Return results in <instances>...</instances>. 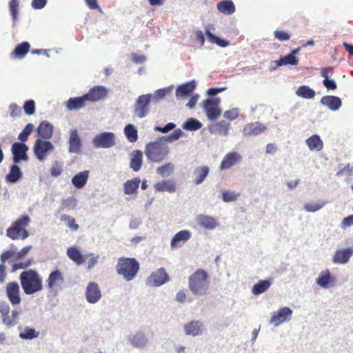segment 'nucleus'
<instances>
[{
    "instance_id": "1",
    "label": "nucleus",
    "mask_w": 353,
    "mask_h": 353,
    "mask_svg": "<svg viewBox=\"0 0 353 353\" xmlns=\"http://www.w3.org/2000/svg\"><path fill=\"white\" fill-rule=\"evenodd\" d=\"M185 135L180 129L174 130L168 135L159 137L154 141H150L145 145V154L148 161L152 163H161L170 153V148L166 143H172Z\"/></svg>"
},
{
    "instance_id": "2",
    "label": "nucleus",
    "mask_w": 353,
    "mask_h": 353,
    "mask_svg": "<svg viewBox=\"0 0 353 353\" xmlns=\"http://www.w3.org/2000/svg\"><path fill=\"white\" fill-rule=\"evenodd\" d=\"M19 279L26 294H33L43 289L42 278L34 270L30 269L22 272Z\"/></svg>"
},
{
    "instance_id": "3",
    "label": "nucleus",
    "mask_w": 353,
    "mask_h": 353,
    "mask_svg": "<svg viewBox=\"0 0 353 353\" xmlns=\"http://www.w3.org/2000/svg\"><path fill=\"white\" fill-rule=\"evenodd\" d=\"M208 273L199 269L192 274L188 279V286L191 292L195 296L206 295L209 290Z\"/></svg>"
},
{
    "instance_id": "4",
    "label": "nucleus",
    "mask_w": 353,
    "mask_h": 353,
    "mask_svg": "<svg viewBox=\"0 0 353 353\" xmlns=\"http://www.w3.org/2000/svg\"><path fill=\"white\" fill-rule=\"evenodd\" d=\"M139 269V263L134 258L120 257L116 265L117 274L122 276L125 281H132L137 276Z\"/></svg>"
},
{
    "instance_id": "5",
    "label": "nucleus",
    "mask_w": 353,
    "mask_h": 353,
    "mask_svg": "<svg viewBox=\"0 0 353 353\" xmlns=\"http://www.w3.org/2000/svg\"><path fill=\"white\" fill-rule=\"evenodd\" d=\"M30 218L24 214L14 221L6 230V235L12 240H24L29 236V232L26 228L30 224Z\"/></svg>"
},
{
    "instance_id": "6",
    "label": "nucleus",
    "mask_w": 353,
    "mask_h": 353,
    "mask_svg": "<svg viewBox=\"0 0 353 353\" xmlns=\"http://www.w3.org/2000/svg\"><path fill=\"white\" fill-rule=\"evenodd\" d=\"M116 135L112 132H102L97 134L92 140L95 148L108 149L116 145Z\"/></svg>"
},
{
    "instance_id": "7",
    "label": "nucleus",
    "mask_w": 353,
    "mask_h": 353,
    "mask_svg": "<svg viewBox=\"0 0 353 353\" xmlns=\"http://www.w3.org/2000/svg\"><path fill=\"white\" fill-rule=\"evenodd\" d=\"M151 100V94L139 96L134 105V115L139 119L145 117L150 112L149 104Z\"/></svg>"
},
{
    "instance_id": "8",
    "label": "nucleus",
    "mask_w": 353,
    "mask_h": 353,
    "mask_svg": "<svg viewBox=\"0 0 353 353\" xmlns=\"http://www.w3.org/2000/svg\"><path fill=\"white\" fill-rule=\"evenodd\" d=\"M54 149V147L50 141L37 139L33 146V152L39 161H43L46 159L48 154L52 152Z\"/></svg>"
},
{
    "instance_id": "9",
    "label": "nucleus",
    "mask_w": 353,
    "mask_h": 353,
    "mask_svg": "<svg viewBox=\"0 0 353 353\" xmlns=\"http://www.w3.org/2000/svg\"><path fill=\"white\" fill-rule=\"evenodd\" d=\"M170 276L163 268L152 272L146 279L145 284L151 287H160L170 281Z\"/></svg>"
},
{
    "instance_id": "10",
    "label": "nucleus",
    "mask_w": 353,
    "mask_h": 353,
    "mask_svg": "<svg viewBox=\"0 0 353 353\" xmlns=\"http://www.w3.org/2000/svg\"><path fill=\"white\" fill-rule=\"evenodd\" d=\"M220 102L218 97L208 98L203 101V109L210 121H214L220 116L221 112L218 108Z\"/></svg>"
},
{
    "instance_id": "11",
    "label": "nucleus",
    "mask_w": 353,
    "mask_h": 353,
    "mask_svg": "<svg viewBox=\"0 0 353 353\" xmlns=\"http://www.w3.org/2000/svg\"><path fill=\"white\" fill-rule=\"evenodd\" d=\"M292 316V310L288 307H283L272 313L270 323L277 327L281 324L288 322Z\"/></svg>"
},
{
    "instance_id": "12",
    "label": "nucleus",
    "mask_w": 353,
    "mask_h": 353,
    "mask_svg": "<svg viewBox=\"0 0 353 353\" xmlns=\"http://www.w3.org/2000/svg\"><path fill=\"white\" fill-rule=\"evenodd\" d=\"M28 147L26 143L14 142L11 147L12 161L14 163H19L21 161H27Z\"/></svg>"
},
{
    "instance_id": "13",
    "label": "nucleus",
    "mask_w": 353,
    "mask_h": 353,
    "mask_svg": "<svg viewBox=\"0 0 353 353\" xmlns=\"http://www.w3.org/2000/svg\"><path fill=\"white\" fill-rule=\"evenodd\" d=\"M46 282L48 290L51 292L57 291L58 288L61 289L64 282L63 274L59 270H54L50 273Z\"/></svg>"
},
{
    "instance_id": "14",
    "label": "nucleus",
    "mask_w": 353,
    "mask_h": 353,
    "mask_svg": "<svg viewBox=\"0 0 353 353\" xmlns=\"http://www.w3.org/2000/svg\"><path fill=\"white\" fill-rule=\"evenodd\" d=\"M85 295L89 303H97L101 298V292L98 283L90 282L86 287Z\"/></svg>"
},
{
    "instance_id": "15",
    "label": "nucleus",
    "mask_w": 353,
    "mask_h": 353,
    "mask_svg": "<svg viewBox=\"0 0 353 353\" xmlns=\"http://www.w3.org/2000/svg\"><path fill=\"white\" fill-rule=\"evenodd\" d=\"M199 226L206 230H213L219 226V222L215 217L209 215L199 214L196 217Z\"/></svg>"
},
{
    "instance_id": "16",
    "label": "nucleus",
    "mask_w": 353,
    "mask_h": 353,
    "mask_svg": "<svg viewBox=\"0 0 353 353\" xmlns=\"http://www.w3.org/2000/svg\"><path fill=\"white\" fill-rule=\"evenodd\" d=\"M6 294L12 305L21 303L20 288L17 282H10L6 285Z\"/></svg>"
},
{
    "instance_id": "17",
    "label": "nucleus",
    "mask_w": 353,
    "mask_h": 353,
    "mask_svg": "<svg viewBox=\"0 0 353 353\" xmlns=\"http://www.w3.org/2000/svg\"><path fill=\"white\" fill-rule=\"evenodd\" d=\"M68 145L69 153L77 154L80 152L82 143L77 129H73L70 131Z\"/></svg>"
},
{
    "instance_id": "18",
    "label": "nucleus",
    "mask_w": 353,
    "mask_h": 353,
    "mask_svg": "<svg viewBox=\"0 0 353 353\" xmlns=\"http://www.w3.org/2000/svg\"><path fill=\"white\" fill-rule=\"evenodd\" d=\"M352 256V248L337 250L332 256V262L334 264H345L350 261Z\"/></svg>"
},
{
    "instance_id": "19",
    "label": "nucleus",
    "mask_w": 353,
    "mask_h": 353,
    "mask_svg": "<svg viewBox=\"0 0 353 353\" xmlns=\"http://www.w3.org/2000/svg\"><path fill=\"white\" fill-rule=\"evenodd\" d=\"M204 325L200 321H192L184 325V332L188 336H197L203 333Z\"/></svg>"
},
{
    "instance_id": "20",
    "label": "nucleus",
    "mask_w": 353,
    "mask_h": 353,
    "mask_svg": "<svg viewBox=\"0 0 353 353\" xmlns=\"http://www.w3.org/2000/svg\"><path fill=\"white\" fill-rule=\"evenodd\" d=\"M192 236V233L188 230L178 232L174 235L170 242L172 249L181 247L182 245L188 241Z\"/></svg>"
},
{
    "instance_id": "21",
    "label": "nucleus",
    "mask_w": 353,
    "mask_h": 353,
    "mask_svg": "<svg viewBox=\"0 0 353 353\" xmlns=\"http://www.w3.org/2000/svg\"><path fill=\"white\" fill-rule=\"evenodd\" d=\"M265 130V125L256 121L245 125L242 130V133L244 137L258 136Z\"/></svg>"
},
{
    "instance_id": "22",
    "label": "nucleus",
    "mask_w": 353,
    "mask_h": 353,
    "mask_svg": "<svg viewBox=\"0 0 353 353\" xmlns=\"http://www.w3.org/2000/svg\"><path fill=\"white\" fill-rule=\"evenodd\" d=\"M85 94L88 101L94 102L103 99L108 94V90L104 86L97 85Z\"/></svg>"
},
{
    "instance_id": "23",
    "label": "nucleus",
    "mask_w": 353,
    "mask_h": 353,
    "mask_svg": "<svg viewBox=\"0 0 353 353\" xmlns=\"http://www.w3.org/2000/svg\"><path fill=\"white\" fill-rule=\"evenodd\" d=\"M196 88V81L192 80L179 85L176 90V97L179 99H184L190 96Z\"/></svg>"
},
{
    "instance_id": "24",
    "label": "nucleus",
    "mask_w": 353,
    "mask_h": 353,
    "mask_svg": "<svg viewBox=\"0 0 353 353\" xmlns=\"http://www.w3.org/2000/svg\"><path fill=\"white\" fill-rule=\"evenodd\" d=\"M335 279L332 276L329 270H325L320 272L316 280V283L320 287L327 289L334 285Z\"/></svg>"
},
{
    "instance_id": "25",
    "label": "nucleus",
    "mask_w": 353,
    "mask_h": 353,
    "mask_svg": "<svg viewBox=\"0 0 353 353\" xmlns=\"http://www.w3.org/2000/svg\"><path fill=\"white\" fill-rule=\"evenodd\" d=\"M322 105L327 107L332 111L338 110L342 105L340 97L332 95L323 96L320 101Z\"/></svg>"
},
{
    "instance_id": "26",
    "label": "nucleus",
    "mask_w": 353,
    "mask_h": 353,
    "mask_svg": "<svg viewBox=\"0 0 353 353\" xmlns=\"http://www.w3.org/2000/svg\"><path fill=\"white\" fill-rule=\"evenodd\" d=\"M54 127L52 123L47 121L41 122L38 128V136L43 140H49L53 134Z\"/></svg>"
},
{
    "instance_id": "27",
    "label": "nucleus",
    "mask_w": 353,
    "mask_h": 353,
    "mask_svg": "<svg viewBox=\"0 0 353 353\" xmlns=\"http://www.w3.org/2000/svg\"><path fill=\"white\" fill-rule=\"evenodd\" d=\"M241 160V155L235 152L227 154L220 165L221 170H228Z\"/></svg>"
},
{
    "instance_id": "28",
    "label": "nucleus",
    "mask_w": 353,
    "mask_h": 353,
    "mask_svg": "<svg viewBox=\"0 0 353 353\" xmlns=\"http://www.w3.org/2000/svg\"><path fill=\"white\" fill-rule=\"evenodd\" d=\"M88 101L85 94L78 97H70L66 101L65 107L69 110H77L85 106Z\"/></svg>"
},
{
    "instance_id": "29",
    "label": "nucleus",
    "mask_w": 353,
    "mask_h": 353,
    "mask_svg": "<svg viewBox=\"0 0 353 353\" xmlns=\"http://www.w3.org/2000/svg\"><path fill=\"white\" fill-rule=\"evenodd\" d=\"M130 344L136 348H143L148 343V339L145 334L141 332H137L128 337Z\"/></svg>"
},
{
    "instance_id": "30",
    "label": "nucleus",
    "mask_w": 353,
    "mask_h": 353,
    "mask_svg": "<svg viewBox=\"0 0 353 353\" xmlns=\"http://www.w3.org/2000/svg\"><path fill=\"white\" fill-rule=\"evenodd\" d=\"M18 163H13L10 167L9 173L6 176V181L9 183H16L23 177V172L21 168L17 165Z\"/></svg>"
},
{
    "instance_id": "31",
    "label": "nucleus",
    "mask_w": 353,
    "mask_h": 353,
    "mask_svg": "<svg viewBox=\"0 0 353 353\" xmlns=\"http://www.w3.org/2000/svg\"><path fill=\"white\" fill-rule=\"evenodd\" d=\"M143 163V153L141 150H133L130 154V168L134 172H138L141 170Z\"/></svg>"
},
{
    "instance_id": "32",
    "label": "nucleus",
    "mask_w": 353,
    "mask_h": 353,
    "mask_svg": "<svg viewBox=\"0 0 353 353\" xmlns=\"http://www.w3.org/2000/svg\"><path fill=\"white\" fill-rule=\"evenodd\" d=\"M230 124L223 120L210 125L209 130L211 134L227 136L228 134Z\"/></svg>"
},
{
    "instance_id": "33",
    "label": "nucleus",
    "mask_w": 353,
    "mask_h": 353,
    "mask_svg": "<svg viewBox=\"0 0 353 353\" xmlns=\"http://www.w3.org/2000/svg\"><path fill=\"white\" fill-rule=\"evenodd\" d=\"M209 172L210 168L207 165L196 167L193 172L194 183L196 185L201 184L209 174Z\"/></svg>"
},
{
    "instance_id": "34",
    "label": "nucleus",
    "mask_w": 353,
    "mask_h": 353,
    "mask_svg": "<svg viewBox=\"0 0 353 353\" xmlns=\"http://www.w3.org/2000/svg\"><path fill=\"white\" fill-rule=\"evenodd\" d=\"M154 188L156 192H168L173 193L176 191L175 183L172 180H163L154 184Z\"/></svg>"
},
{
    "instance_id": "35",
    "label": "nucleus",
    "mask_w": 353,
    "mask_h": 353,
    "mask_svg": "<svg viewBox=\"0 0 353 353\" xmlns=\"http://www.w3.org/2000/svg\"><path fill=\"white\" fill-rule=\"evenodd\" d=\"M141 179L139 177H135L126 181L123 183V192L125 194L130 195L136 194L139 187Z\"/></svg>"
},
{
    "instance_id": "36",
    "label": "nucleus",
    "mask_w": 353,
    "mask_h": 353,
    "mask_svg": "<svg viewBox=\"0 0 353 353\" xmlns=\"http://www.w3.org/2000/svg\"><path fill=\"white\" fill-rule=\"evenodd\" d=\"M90 172L84 170L75 174L72 179V185L77 189L83 188L86 184Z\"/></svg>"
},
{
    "instance_id": "37",
    "label": "nucleus",
    "mask_w": 353,
    "mask_h": 353,
    "mask_svg": "<svg viewBox=\"0 0 353 353\" xmlns=\"http://www.w3.org/2000/svg\"><path fill=\"white\" fill-rule=\"evenodd\" d=\"M274 63L276 65L272 67V70H275L282 65H296L299 63V59L296 56L288 54V55L281 57L280 59L275 61Z\"/></svg>"
},
{
    "instance_id": "38",
    "label": "nucleus",
    "mask_w": 353,
    "mask_h": 353,
    "mask_svg": "<svg viewBox=\"0 0 353 353\" xmlns=\"http://www.w3.org/2000/svg\"><path fill=\"white\" fill-rule=\"evenodd\" d=\"M67 256L77 265H81L85 261V257L82 255L79 250L74 246L70 247L67 250Z\"/></svg>"
},
{
    "instance_id": "39",
    "label": "nucleus",
    "mask_w": 353,
    "mask_h": 353,
    "mask_svg": "<svg viewBox=\"0 0 353 353\" xmlns=\"http://www.w3.org/2000/svg\"><path fill=\"white\" fill-rule=\"evenodd\" d=\"M272 284V282L270 279L260 280L253 285L252 288V293L254 295H260L266 292Z\"/></svg>"
},
{
    "instance_id": "40",
    "label": "nucleus",
    "mask_w": 353,
    "mask_h": 353,
    "mask_svg": "<svg viewBox=\"0 0 353 353\" xmlns=\"http://www.w3.org/2000/svg\"><path fill=\"white\" fill-rule=\"evenodd\" d=\"M217 10L225 14H232L235 12V6L231 0H223L216 5Z\"/></svg>"
},
{
    "instance_id": "41",
    "label": "nucleus",
    "mask_w": 353,
    "mask_h": 353,
    "mask_svg": "<svg viewBox=\"0 0 353 353\" xmlns=\"http://www.w3.org/2000/svg\"><path fill=\"white\" fill-rule=\"evenodd\" d=\"M306 144L310 150L320 151L323 147V141L318 134H313L307 139Z\"/></svg>"
},
{
    "instance_id": "42",
    "label": "nucleus",
    "mask_w": 353,
    "mask_h": 353,
    "mask_svg": "<svg viewBox=\"0 0 353 353\" xmlns=\"http://www.w3.org/2000/svg\"><path fill=\"white\" fill-rule=\"evenodd\" d=\"M315 91L308 85H301L296 91V94L305 99H311L315 97Z\"/></svg>"
},
{
    "instance_id": "43",
    "label": "nucleus",
    "mask_w": 353,
    "mask_h": 353,
    "mask_svg": "<svg viewBox=\"0 0 353 353\" xmlns=\"http://www.w3.org/2000/svg\"><path fill=\"white\" fill-rule=\"evenodd\" d=\"M124 134L130 143L136 142L138 139V131L132 124H128L124 128Z\"/></svg>"
},
{
    "instance_id": "44",
    "label": "nucleus",
    "mask_w": 353,
    "mask_h": 353,
    "mask_svg": "<svg viewBox=\"0 0 353 353\" xmlns=\"http://www.w3.org/2000/svg\"><path fill=\"white\" fill-rule=\"evenodd\" d=\"M39 334V332L37 331L34 328L26 326L23 331L19 333V336L21 339L32 340L37 338Z\"/></svg>"
},
{
    "instance_id": "45",
    "label": "nucleus",
    "mask_w": 353,
    "mask_h": 353,
    "mask_svg": "<svg viewBox=\"0 0 353 353\" xmlns=\"http://www.w3.org/2000/svg\"><path fill=\"white\" fill-rule=\"evenodd\" d=\"M205 34L208 41L212 43H215L222 48H225L229 46V41L214 35L209 29H206Z\"/></svg>"
},
{
    "instance_id": "46",
    "label": "nucleus",
    "mask_w": 353,
    "mask_h": 353,
    "mask_svg": "<svg viewBox=\"0 0 353 353\" xmlns=\"http://www.w3.org/2000/svg\"><path fill=\"white\" fill-rule=\"evenodd\" d=\"M30 47V43L28 41H23L15 47L12 54L16 57L23 58L28 52Z\"/></svg>"
},
{
    "instance_id": "47",
    "label": "nucleus",
    "mask_w": 353,
    "mask_h": 353,
    "mask_svg": "<svg viewBox=\"0 0 353 353\" xmlns=\"http://www.w3.org/2000/svg\"><path fill=\"white\" fill-rule=\"evenodd\" d=\"M202 123L194 118L188 119L182 125L184 130L189 131H196L202 127Z\"/></svg>"
},
{
    "instance_id": "48",
    "label": "nucleus",
    "mask_w": 353,
    "mask_h": 353,
    "mask_svg": "<svg viewBox=\"0 0 353 353\" xmlns=\"http://www.w3.org/2000/svg\"><path fill=\"white\" fill-rule=\"evenodd\" d=\"M173 89V86L170 85L163 88L157 90L153 94H152V100L154 101H159L163 99L168 94H169Z\"/></svg>"
},
{
    "instance_id": "49",
    "label": "nucleus",
    "mask_w": 353,
    "mask_h": 353,
    "mask_svg": "<svg viewBox=\"0 0 353 353\" xmlns=\"http://www.w3.org/2000/svg\"><path fill=\"white\" fill-rule=\"evenodd\" d=\"M33 129L34 125L32 123H28L18 136L19 143H25Z\"/></svg>"
},
{
    "instance_id": "50",
    "label": "nucleus",
    "mask_w": 353,
    "mask_h": 353,
    "mask_svg": "<svg viewBox=\"0 0 353 353\" xmlns=\"http://www.w3.org/2000/svg\"><path fill=\"white\" fill-rule=\"evenodd\" d=\"M174 170V166L172 163H167L157 169V173L161 176H167L170 175Z\"/></svg>"
},
{
    "instance_id": "51",
    "label": "nucleus",
    "mask_w": 353,
    "mask_h": 353,
    "mask_svg": "<svg viewBox=\"0 0 353 353\" xmlns=\"http://www.w3.org/2000/svg\"><path fill=\"white\" fill-rule=\"evenodd\" d=\"M326 204L325 201H321L316 203H305L304 205V209L308 212H315L323 208Z\"/></svg>"
},
{
    "instance_id": "52",
    "label": "nucleus",
    "mask_w": 353,
    "mask_h": 353,
    "mask_svg": "<svg viewBox=\"0 0 353 353\" xmlns=\"http://www.w3.org/2000/svg\"><path fill=\"white\" fill-rule=\"evenodd\" d=\"M10 14L14 23L17 21L19 14V3L17 0H10L9 3Z\"/></svg>"
},
{
    "instance_id": "53",
    "label": "nucleus",
    "mask_w": 353,
    "mask_h": 353,
    "mask_svg": "<svg viewBox=\"0 0 353 353\" xmlns=\"http://www.w3.org/2000/svg\"><path fill=\"white\" fill-rule=\"evenodd\" d=\"M239 194L234 191H223L222 193V199L224 202H232L237 199Z\"/></svg>"
},
{
    "instance_id": "54",
    "label": "nucleus",
    "mask_w": 353,
    "mask_h": 353,
    "mask_svg": "<svg viewBox=\"0 0 353 353\" xmlns=\"http://www.w3.org/2000/svg\"><path fill=\"white\" fill-rule=\"evenodd\" d=\"M77 206V199L74 196L68 197L62 201V208L73 210Z\"/></svg>"
},
{
    "instance_id": "55",
    "label": "nucleus",
    "mask_w": 353,
    "mask_h": 353,
    "mask_svg": "<svg viewBox=\"0 0 353 353\" xmlns=\"http://www.w3.org/2000/svg\"><path fill=\"white\" fill-rule=\"evenodd\" d=\"M176 124L174 123H172V122H170L168 123H167L165 126L163 127H161V126H159V125H156L154 126V130L155 132H161V133H163V134H165V133H168L170 131L174 130L176 128Z\"/></svg>"
},
{
    "instance_id": "56",
    "label": "nucleus",
    "mask_w": 353,
    "mask_h": 353,
    "mask_svg": "<svg viewBox=\"0 0 353 353\" xmlns=\"http://www.w3.org/2000/svg\"><path fill=\"white\" fill-rule=\"evenodd\" d=\"M23 110L26 114H33L35 112V103L34 100L30 99L26 101L23 105Z\"/></svg>"
},
{
    "instance_id": "57",
    "label": "nucleus",
    "mask_w": 353,
    "mask_h": 353,
    "mask_svg": "<svg viewBox=\"0 0 353 353\" xmlns=\"http://www.w3.org/2000/svg\"><path fill=\"white\" fill-rule=\"evenodd\" d=\"M61 221H65L68 222V226L73 230H77L79 229V225L76 223V221L74 218L70 216L67 214H63L61 217Z\"/></svg>"
},
{
    "instance_id": "58",
    "label": "nucleus",
    "mask_w": 353,
    "mask_h": 353,
    "mask_svg": "<svg viewBox=\"0 0 353 353\" xmlns=\"http://www.w3.org/2000/svg\"><path fill=\"white\" fill-rule=\"evenodd\" d=\"M239 114V110L237 108H232V109L225 111L223 114V117L227 119L233 121L238 117Z\"/></svg>"
},
{
    "instance_id": "59",
    "label": "nucleus",
    "mask_w": 353,
    "mask_h": 353,
    "mask_svg": "<svg viewBox=\"0 0 353 353\" xmlns=\"http://www.w3.org/2000/svg\"><path fill=\"white\" fill-rule=\"evenodd\" d=\"M86 256L90 257L87 263L88 270H92L94 265L98 263L99 256L95 255L94 253H89L86 254Z\"/></svg>"
},
{
    "instance_id": "60",
    "label": "nucleus",
    "mask_w": 353,
    "mask_h": 353,
    "mask_svg": "<svg viewBox=\"0 0 353 353\" xmlns=\"http://www.w3.org/2000/svg\"><path fill=\"white\" fill-rule=\"evenodd\" d=\"M62 172L61 165L58 161H56L50 169V174L54 177H58L61 174Z\"/></svg>"
},
{
    "instance_id": "61",
    "label": "nucleus",
    "mask_w": 353,
    "mask_h": 353,
    "mask_svg": "<svg viewBox=\"0 0 353 353\" xmlns=\"http://www.w3.org/2000/svg\"><path fill=\"white\" fill-rule=\"evenodd\" d=\"M274 37L281 41H288L290 38V34L283 30H275L274 32Z\"/></svg>"
},
{
    "instance_id": "62",
    "label": "nucleus",
    "mask_w": 353,
    "mask_h": 353,
    "mask_svg": "<svg viewBox=\"0 0 353 353\" xmlns=\"http://www.w3.org/2000/svg\"><path fill=\"white\" fill-rule=\"evenodd\" d=\"M323 85L328 90H334L337 88V85L334 79H326L323 80Z\"/></svg>"
},
{
    "instance_id": "63",
    "label": "nucleus",
    "mask_w": 353,
    "mask_h": 353,
    "mask_svg": "<svg viewBox=\"0 0 353 353\" xmlns=\"http://www.w3.org/2000/svg\"><path fill=\"white\" fill-rule=\"evenodd\" d=\"M47 4V0H32L31 6L34 10H41Z\"/></svg>"
},
{
    "instance_id": "64",
    "label": "nucleus",
    "mask_w": 353,
    "mask_h": 353,
    "mask_svg": "<svg viewBox=\"0 0 353 353\" xmlns=\"http://www.w3.org/2000/svg\"><path fill=\"white\" fill-rule=\"evenodd\" d=\"M348 173L349 174H353V166L350 167V164H346L343 168L339 170L336 174V176H341L343 175L345 173Z\"/></svg>"
}]
</instances>
